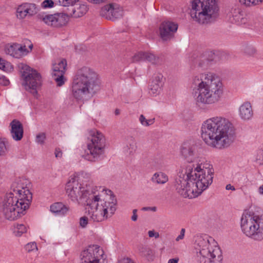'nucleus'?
Masks as SVG:
<instances>
[{"label": "nucleus", "instance_id": "obj_1", "mask_svg": "<svg viewBox=\"0 0 263 263\" xmlns=\"http://www.w3.org/2000/svg\"><path fill=\"white\" fill-rule=\"evenodd\" d=\"M181 153L190 163L176 179L175 186L177 193L184 198H194L200 195L213 182L214 170L208 162L191 163L197 154V146L193 142H184Z\"/></svg>", "mask_w": 263, "mask_h": 263}, {"label": "nucleus", "instance_id": "obj_2", "mask_svg": "<svg viewBox=\"0 0 263 263\" xmlns=\"http://www.w3.org/2000/svg\"><path fill=\"white\" fill-rule=\"evenodd\" d=\"M200 133L202 139L207 145L217 149L229 147L235 138L232 124L228 119L221 116L204 121Z\"/></svg>", "mask_w": 263, "mask_h": 263}, {"label": "nucleus", "instance_id": "obj_3", "mask_svg": "<svg viewBox=\"0 0 263 263\" xmlns=\"http://www.w3.org/2000/svg\"><path fill=\"white\" fill-rule=\"evenodd\" d=\"M192 84L194 97L199 104L212 105L218 102L223 93V85L214 73L206 72L195 76Z\"/></svg>", "mask_w": 263, "mask_h": 263}, {"label": "nucleus", "instance_id": "obj_4", "mask_svg": "<svg viewBox=\"0 0 263 263\" xmlns=\"http://www.w3.org/2000/svg\"><path fill=\"white\" fill-rule=\"evenodd\" d=\"M101 82L98 74L92 68L83 67L74 76L71 85L72 96L79 101H87L101 89Z\"/></svg>", "mask_w": 263, "mask_h": 263}, {"label": "nucleus", "instance_id": "obj_5", "mask_svg": "<svg viewBox=\"0 0 263 263\" xmlns=\"http://www.w3.org/2000/svg\"><path fill=\"white\" fill-rule=\"evenodd\" d=\"M86 216L80 219V224L85 228L88 220L93 222H102L110 218L116 211V201L109 195L102 197L101 195L91 194L86 201Z\"/></svg>", "mask_w": 263, "mask_h": 263}, {"label": "nucleus", "instance_id": "obj_6", "mask_svg": "<svg viewBox=\"0 0 263 263\" xmlns=\"http://www.w3.org/2000/svg\"><path fill=\"white\" fill-rule=\"evenodd\" d=\"M32 198V194L28 190L14 188L13 192L6 195L0 212L6 219L14 220L25 214Z\"/></svg>", "mask_w": 263, "mask_h": 263}, {"label": "nucleus", "instance_id": "obj_7", "mask_svg": "<svg viewBox=\"0 0 263 263\" xmlns=\"http://www.w3.org/2000/svg\"><path fill=\"white\" fill-rule=\"evenodd\" d=\"M66 193L68 197L74 202H85L89 198L90 194H99L102 197L107 195V191L102 186H93L89 180L79 183L74 177H70L66 185Z\"/></svg>", "mask_w": 263, "mask_h": 263}, {"label": "nucleus", "instance_id": "obj_8", "mask_svg": "<svg viewBox=\"0 0 263 263\" xmlns=\"http://www.w3.org/2000/svg\"><path fill=\"white\" fill-rule=\"evenodd\" d=\"M195 249L200 263H221L222 251L212 237L198 236L195 240Z\"/></svg>", "mask_w": 263, "mask_h": 263}, {"label": "nucleus", "instance_id": "obj_9", "mask_svg": "<svg viewBox=\"0 0 263 263\" xmlns=\"http://www.w3.org/2000/svg\"><path fill=\"white\" fill-rule=\"evenodd\" d=\"M190 14L196 22L206 24L215 21L219 15L216 0H192Z\"/></svg>", "mask_w": 263, "mask_h": 263}, {"label": "nucleus", "instance_id": "obj_10", "mask_svg": "<svg viewBox=\"0 0 263 263\" xmlns=\"http://www.w3.org/2000/svg\"><path fill=\"white\" fill-rule=\"evenodd\" d=\"M240 225L247 237L256 241L263 240V216L246 210L241 215Z\"/></svg>", "mask_w": 263, "mask_h": 263}, {"label": "nucleus", "instance_id": "obj_11", "mask_svg": "<svg viewBox=\"0 0 263 263\" xmlns=\"http://www.w3.org/2000/svg\"><path fill=\"white\" fill-rule=\"evenodd\" d=\"M105 139L104 135L97 130H92L88 138L85 159L90 161L99 160L104 153Z\"/></svg>", "mask_w": 263, "mask_h": 263}, {"label": "nucleus", "instance_id": "obj_12", "mask_svg": "<svg viewBox=\"0 0 263 263\" xmlns=\"http://www.w3.org/2000/svg\"><path fill=\"white\" fill-rule=\"evenodd\" d=\"M23 69L22 76L24 80L23 84L25 89L37 97V91L42 83L40 74L27 65L23 67Z\"/></svg>", "mask_w": 263, "mask_h": 263}, {"label": "nucleus", "instance_id": "obj_13", "mask_svg": "<svg viewBox=\"0 0 263 263\" xmlns=\"http://www.w3.org/2000/svg\"><path fill=\"white\" fill-rule=\"evenodd\" d=\"M67 66L66 60L58 59L52 63L51 76L53 81L58 87H62L67 81L65 76Z\"/></svg>", "mask_w": 263, "mask_h": 263}, {"label": "nucleus", "instance_id": "obj_14", "mask_svg": "<svg viewBox=\"0 0 263 263\" xmlns=\"http://www.w3.org/2000/svg\"><path fill=\"white\" fill-rule=\"evenodd\" d=\"M103 253V250L98 246H89L81 252V263H100Z\"/></svg>", "mask_w": 263, "mask_h": 263}, {"label": "nucleus", "instance_id": "obj_15", "mask_svg": "<svg viewBox=\"0 0 263 263\" xmlns=\"http://www.w3.org/2000/svg\"><path fill=\"white\" fill-rule=\"evenodd\" d=\"M100 15L107 20H115L122 17L123 9L117 4L111 3L101 8Z\"/></svg>", "mask_w": 263, "mask_h": 263}, {"label": "nucleus", "instance_id": "obj_16", "mask_svg": "<svg viewBox=\"0 0 263 263\" xmlns=\"http://www.w3.org/2000/svg\"><path fill=\"white\" fill-rule=\"evenodd\" d=\"M37 12L36 5L32 3H24L20 5L16 10V17L23 20L27 16H32Z\"/></svg>", "mask_w": 263, "mask_h": 263}, {"label": "nucleus", "instance_id": "obj_17", "mask_svg": "<svg viewBox=\"0 0 263 263\" xmlns=\"http://www.w3.org/2000/svg\"><path fill=\"white\" fill-rule=\"evenodd\" d=\"M178 25L172 22H164L160 27L161 37L164 41L170 40L173 36V34L177 31Z\"/></svg>", "mask_w": 263, "mask_h": 263}, {"label": "nucleus", "instance_id": "obj_18", "mask_svg": "<svg viewBox=\"0 0 263 263\" xmlns=\"http://www.w3.org/2000/svg\"><path fill=\"white\" fill-rule=\"evenodd\" d=\"M163 76L161 73L154 74L149 85V93L153 96L159 94L163 84Z\"/></svg>", "mask_w": 263, "mask_h": 263}, {"label": "nucleus", "instance_id": "obj_19", "mask_svg": "<svg viewBox=\"0 0 263 263\" xmlns=\"http://www.w3.org/2000/svg\"><path fill=\"white\" fill-rule=\"evenodd\" d=\"M238 115L245 121L251 120L253 116V110L250 102H243L239 107Z\"/></svg>", "mask_w": 263, "mask_h": 263}, {"label": "nucleus", "instance_id": "obj_20", "mask_svg": "<svg viewBox=\"0 0 263 263\" xmlns=\"http://www.w3.org/2000/svg\"><path fill=\"white\" fill-rule=\"evenodd\" d=\"M78 3L68 9L69 15L74 18L82 17L87 13L88 10L86 4L79 2Z\"/></svg>", "mask_w": 263, "mask_h": 263}, {"label": "nucleus", "instance_id": "obj_21", "mask_svg": "<svg viewBox=\"0 0 263 263\" xmlns=\"http://www.w3.org/2000/svg\"><path fill=\"white\" fill-rule=\"evenodd\" d=\"M69 21L68 15L64 13L50 14V25L56 28L66 25Z\"/></svg>", "mask_w": 263, "mask_h": 263}, {"label": "nucleus", "instance_id": "obj_22", "mask_svg": "<svg viewBox=\"0 0 263 263\" xmlns=\"http://www.w3.org/2000/svg\"><path fill=\"white\" fill-rule=\"evenodd\" d=\"M141 61H146L153 64H157L159 63V58L151 52H138L133 58V61L134 62Z\"/></svg>", "mask_w": 263, "mask_h": 263}, {"label": "nucleus", "instance_id": "obj_23", "mask_svg": "<svg viewBox=\"0 0 263 263\" xmlns=\"http://www.w3.org/2000/svg\"><path fill=\"white\" fill-rule=\"evenodd\" d=\"M11 126V135L15 141L22 139L23 136L24 130L22 124L17 120H13L10 124Z\"/></svg>", "mask_w": 263, "mask_h": 263}, {"label": "nucleus", "instance_id": "obj_24", "mask_svg": "<svg viewBox=\"0 0 263 263\" xmlns=\"http://www.w3.org/2000/svg\"><path fill=\"white\" fill-rule=\"evenodd\" d=\"M69 210V207L62 202H55L50 205V212L55 216L62 217L66 215Z\"/></svg>", "mask_w": 263, "mask_h": 263}, {"label": "nucleus", "instance_id": "obj_25", "mask_svg": "<svg viewBox=\"0 0 263 263\" xmlns=\"http://www.w3.org/2000/svg\"><path fill=\"white\" fill-rule=\"evenodd\" d=\"M230 20L232 23L241 25L246 23L247 19L242 12L239 9L232 10L230 14Z\"/></svg>", "mask_w": 263, "mask_h": 263}, {"label": "nucleus", "instance_id": "obj_26", "mask_svg": "<svg viewBox=\"0 0 263 263\" xmlns=\"http://www.w3.org/2000/svg\"><path fill=\"white\" fill-rule=\"evenodd\" d=\"M5 53L15 58H20V52L19 51L18 44L13 43L12 45H8L5 49Z\"/></svg>", "mask_w": 263, "mask_h": 263}, {"label": "nucleus", "instance_id": "obj_27", "mask_svg": "<svg viewBox=\"0 0 263 263\" xmlns=\"http://www.w3.org/2000/svg\"><path fill=\"white\" fill-rule=\"evenodd\" d=\"M151 180L155 183L163 184L168 181V178L165 173L159 172L155 173L153 175Z\"/></svg>", "mask_w": 263, "mask_h": 263}, {"label": "nucleus", "instance_id": "obj_28", "mask_svg": "<svg viewBox=\"0 0 263 263\" xmlns=\"http://www.w3.org/2000/svg\"><path fill=\"white\" fill-rule=\"evenodd\" d=\"M24 45L18 44L19 51L20 52V58L27 55L30 52L33 48V44L29 40H26Z\"/></svg>", "mask_w": 263, "mask_h": 263}, {"label": "nucleus", "instance_id": "obj_29", "mask_svg": "<svg viewBox=\"0 0 263 263\" xmlns=\"http://www.w3.org/2000/svg\"><path fill=\"white\" fill-rule=\"evenodd\" d=\"M137 149L136 142L132 140L124 147V151L126 155H133Z\"/></svg>", "mask_w": 263, "mask_h": 263}, {"label": "nucleus", "instance_id": "obj_30", "mask_svg": "<svg viewBox=\"0 0 263 263\" xmlns=\"http://www.w3.org/2000/svg\"><path fill=\"white\" fill-rule=\"evenodd\" d=\"M0 69L7 72H11L13 70V67L10 62L0 58Z\"/></svg>", "mask_w": 263, "mask_h": 263}, {"label": "nucleus", "instance_id": "obj_31", "mask_svg": "<svg viewBox=\"0 0 263 263\" xmlns=\"http://www.w3.org/2000/svg\"><path fill=\"white\" fill-rule=\"evenodd\" d=\"M140 124L144 127L149 126L153 125L155 122L154 118L147 119L143 115H140L139 118Z\"/></svg>", "mask_w": 263, "mask_h": 263}, {"label": "nucleus", "instance_id": "obj_32", "mask_svg": "<svg viewBox=\"0 0 263 263\" xmlns=\"http://www.w3.org/2000/svg\"><path fill=\"white\" fill-rule=\"evenodd\" d=\"M27 232V227L23 224H17L14 228V233L17 237Z\"/></svg>", "mask_w": 263, "mask_h": 263}, {"label": "nucleus", "instance_id": "obj_33", "mask_svg": "<svg viewBox=\"0 0 263 263\" xmlns=\"http://www.w3.org/2000/svg\"><path fill=\"white\" fill-rule=\"evenodd\" d=\"M79 0H55V3H58L60 6L67 7H72L76 3L79 2Z\"/></svg>", "mask_w": 263, "mask_h": 263}, {"label": "nucleus", "instance_id": "obj_34", "mask_svg": "<svg viewBox=\"0 0 263 263\" xmlns=\"http://www.w3.org/2000/svg\"><path fill=\"white\" fill-rule=\"evenodd\" d=\"M25 249L28 252H30L37 250V247L36 242H31L28 243L25 247Z\"/></svg>", "mask_w": 263, "mask_h": 263}, {"label": "nucleus", "instance_id": "obj_35", "mask_svg": "<svg viewBox=\"0 0 263 263\" xmlns=\"http://www.w3.org/2000/svg\"><path fill=\"white\" fill-rule=\"evenodd\" d=\"M46 140V135L44 133H41L36 136L35 141L37 143L43 145Z\"/></svg>", "mask_w": 263, "mask_h": 263}, {"label": "nucleus", "instance_id": "obj_36", "mask_svg": "<svg viewBox=\"0 0 263 263\" xmlns=\"http://www.w3.org/2000/svg\"><path fill=\"white\" fill-rule=\"evenodd\" d=\"M140 253L142 256L147 257L152 255V251L149 248L143 247L140 249Z\"/></svg>", "mask_w": 263, "mask_h": 263}, {"label": "nucleus", "instance_id": "obj_37", "mask_svg": "<svg viewBox=\"0 0 263 263\" xmlns=\"http://www.w3.org/2000/svg\"><path fill=\"white\" fill-rule=\"evenodd\" d=\"M242 50L248 54H252L255 52L254 48L252 46L249 45L243 46L242 47Z\"/></svg>", "mask_w": 263, "mask_h": 263}, {"label": "nucleus", "instance_id": "obj_38", "mask_svg": "<svg viewBox=\"0 0 263 263\" xmlns=\"http://www.w3.org/2000/svg\"><path fill=\"white\" fill-rule=\"evenodd\" d=\"M39 18L45 24H48L49 22V15H45L44 13H40L38 15Z\"/></svg>", "mask_w": 263, "mask_h": 263}, {"label": "nucleus", "instance_id": "obj_39", "mask_svg": "<svg viewBox=\"0 0 263 263\" xmlns=\"http://www.w3.org/2000/svg\"><path fill=\"white\" fill-rule=\"evenodd\" d=\"M6 152L7 148L5 142L0 140V156L5 155Z\"/></svg>", "mask_w": 263, "mask_h": 263}, {"label": "nucleus", "instance_id": "obj_40", "mask_svg": "<svg viewBox=\"0 0 263 263\" xmlns=\"http://www.w3.org/2000/svg\"><path fill=\"white\" fill-rule=\"evenodd\" d=\"M10 84L9 80L4 76L0 77V84L3 86H8Z\"/></svg>", "mask_w": 263, "mask_h": 263}, {"label": "nucleus", "instance_id": "obj_41", "mask_svg": "<svg viewBox=\"0 0 263 263\" xmlns=\"http://www.w3.org/2000/svg\"><path fill=\"white\" fill-rule=\"evenodd\" d=\"M241 5H244L246 7L253 6L252 0H238Z\"/></svg>", "mask_w": 263, "mask_h": 263}, {"label": "nucleus", "instance_id": "obj_42", "mask_svg": "<svg viewBox=\"0 0 263 263\" xmlns=\"http://www.w3.org/2000/svg\"><path fill=\"white\" fill-rule=\"evenodd\" d=\"M185 230L184 228L181 229L180 234L176 237V241H179L184 237Z\"/></svg>", "mask_w": 263, "mask_h": 263}, {"label": "nucleus", "instance_id": "obj_43", "mask_svg": "<svg viewBox=\"0 0 263 263\" xmlns=\"http://www.w3.org/2000/svg\"><path fill=\"white\" fill-rule=\"evenodd\" d=\"M54 154L57 158H61L62 157V151L59 148L55 149Z\"/></svg>", "mask_w": 263, "mask_h": 263}, {"label": "nucleus", "instance_id": "obj_44", "mask_svg": "<svg viewBox=\"0 0 263 263\" xmlns=\"http://www.w3.org/2000/svg\"><path fill=\"white\" fill-rule=\"evenodd\" d=\"M157 210V208L156 206H146L143 207L142 208V210L143 211H151L153 212H156Z\"/></svg>", "mask_w": 263, "mask_h": 263}, {"label": "nucleus", "instance_id": "obj_45", "mask_svg": "<svg viewBox=\"0 0 263 263\" xmlns=\"http://www.w3.org/2000/svg\"><path fill=\"white\" fill-rule=\"evenodd\" d=\"M148 234L149 237H155V238H158L159 236V233L155 232L154 230L149 231L148 232Z\"/></svg>", "mask_w": 263, "mask_h": 263}, {"label": "nucleus", "instance_id": "obj_46", "mask_svg": "<svg viewBox=\"0 0 263 263\" xmlns=\"http://www.w3.org/2000/svg\"><path fill=\"white\" fill-rule=\"evenodd\" d=\"M117 263H135L129 258H124L118 261Z\"/></svg>", "mask_w": 263, "mask_h": 263}, {"label": "nucleus", "instance_id": "obj_47", "mask_svg": "<svg viewBox=\"0 0 263 263\" xmlns=\"http://www.w3.org/2000/svg\"><path fill=\"white\" fill-rule=\"evenodd\" d=\"M137 210L134 209L133 211V216L131 217V219L133 221H136L137 220L138 216L137 214Z\"/></svg>", "mask_w": 263, "mask_h": 263}, {"label": "nucleus", "instance_id": "obj_48", "mask_svg": "<svg viewBox=\"0 0 263 263\" xmlns=\"http://www.w3.org/2000/svg\"><path fill=\"white\" fill-rule=\"evenodd\" d=\"M89 2L95 4H99L102 3H104L107 0H87Z\"/></svg>", "mask_w": 263, "mask_h": 263}, {"label": "nucleus", "instance_id": "obj_49", "mask_svg": "<svg viewBox=\"0 0 263 263\" xmlns=\"http://www.w3.org/2000/svg\"><path fill=\"white\" fill-rule=\"evenodd\" d=\"M42 7L44 8H49V0H45L42 3Z\"/></svg>", "mask_w": 263, "mask_h": 263}, {"label": "nucleus", "instance_id": "obj_50", "mask_svg": "<svg viewBox=\"0 0 263 263\" xmlns=\"http://www.w3.org/2000/svg\"><path fill=\"white\" fill-rule=\"evenodd\" d=\"M253 6L260 5L263 2V0H252Z\"/></svg>", "mask_w": 263, "mask_h": 263}, {"label": "nucleus", "instance_id": "obj_51", "mask_svg": "<svg viewBox=\"0 0 263 263\" xmlns=\"http://www.w3.org/2000/svg\"><path fill=\"white\" fill-rule=\"evenodd\" d=\"M178 261H179V258L176 257V258H174L170 259L168 260L167 263H178Z\"/></svg>", "mask_w": 263, "mask_h": 263}, {"label": "nucleus", "instance_id": "obj_52", "mask_svg": "<svg viewBox=\"0 0 263 263\" xmlns=\"http://www.w3.org/2000/svg\"><path fill=\"white\" fill-rule=\"evenodd\" d=\"M226 189L227 190H232V191H235V188L234 186L231 185L230 184H227L226 186Z\"/></svg>", "mask_w": 263, "mask_h": 263}, {"label": "nucleus", "instance_id": "obj_53", "mask_svg": "<svg viewBox=\"0 0 263 263\" xmlns=\"http://www.w3.org/2000/svg\"><path fill=\"white\" fill-rule=\"evenodd\" d=\"M258 191L259 194L263 195V184L259 187Z\"/></svg>", "mask_w": 263, "mask_h": 263}, {"label": "nucleus", "instance_id": "obj_54", "mask_svg": "<svg viewBox=\"0 0 263 263\" xmlns=\"http://www.w3.org/2000/svg\"><path fill=\"white\" fill-rule=\"evenodd\" d=\"M258 157H259V159L261 160L263 163V151H261L259 152V155H258Z\"/></svg>", "mask_w": 263, "mask_h": 263}, {"label": "nucleus", "instance_id": "obj_55", "mask_svg": "<svg viewBox=\"0 0 263 263\" xmlns=\"http://www.w3.org/2000/svg\"><path fill=\"white\" fill-rule=\"evenodd\" d=\"M54 3L57 4V3H55V0H54V1L50 0V8H52L53 7ZM57 4H58V3H57Z\"/></svg>", "mask_w": 263, "mask_h": 263}, {"label": "nucleus", "instance_id": "obj_56", "mask_svg": "<svg viewBox=\"0 0 263 263\" xmlns=\"http://www.w3.org/2000/svg\"><path fill=\"white\" fill-rule=\"evenodd\" d=\"M120 113V110L119 109H116L115 111V114L116 115H119Z\"/></svg>", "mask_w": 263, "mask_h": 263}, {"label": "nucleus", "instance_id": "obj_57", "mask_svg": "<svg viewBox=\"0 0 263 263\" xmlns=\"http://www.w3.org/2000/svg\"><path fill=\"white\" fill-rule=\"evenodd\" d=\"M199 66H200L201 67H202V68H204V69H206V67L204 66V65H203L201 63H200V62L199 63Z\"/></svg>", "mask_w": 263, "mask_h": 263}, {"label": "nucleus", "instance_id": "obj_58", "mask_svg": "<svg viewBox=\"0 0 263 263\" xmlns=\"http://www.w3.org/2000/svg\"><path fill=\"white\" fill-rule=\"evenodd\" d=\"M85 175L87 176V178H89V175L87 174H85Z\"/></svg>", "mask_w": 263, "mask_h": 263}, {"label": "nucleus", "instance_id": "obj_59", "mask_svg": "<svg viewBox=\"0 0 263 263\" xmlns=\"http://www.w3.org/2000/svg\"><path fill=\"white\" fill-rule=\"evenodd\" d=\"M14 185H15V184L14 183V184H13V187H14Z\"/></svg>", "mask_w": 263, "mask_h": 263}]
</instances>
